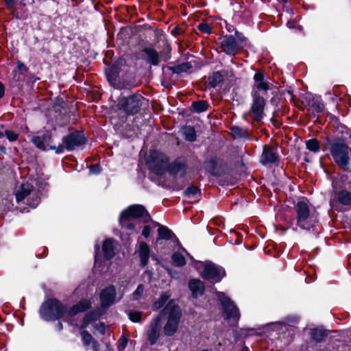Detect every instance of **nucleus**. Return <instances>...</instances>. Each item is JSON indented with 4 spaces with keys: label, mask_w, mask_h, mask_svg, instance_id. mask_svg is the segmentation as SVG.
<instances>
[{
    "label": "nucleus",
    "mask_w": 351,
    "mask_h": 351,
    "mask_svg": "<svg viewBox=\"0 0 351 351\" xmlns=\"http://www.w3.org/2000/svg\"><path fill=\"white\" fill-rule=\"evenodd\" d=\"M278 160L277 149L274 147L265 146L261 156L263 165L275 163Z\"/></svg>",
    "instance_id": "obj_17"
},
{
    "label": "nucleus",
    "mask_w": 351,
    "mask_h": 351,
    "mask_svg": "<svg viewBox=\"0 0 351 351\" xmlns=\"http://www.w3.org/2000/svg\"><path fill=\"white\" fill-rule=\"evenodd\" d=\"M197 28L203 33H211L212 27L207 23H201L198 25Z\"/></svg>",
    "instance_id": "obj_40"
},
{
    "label": "nucleus",
    "mask_w": 351,
    "mask_h": 351,
    "mask_svg": "<svg viewBox=\"0 0 351 351\" xmlns=\"http://www.w3.org/2000/svg\"><path fill=\"white\" fill-rule=\"evenodd\" d=\"M33 143L40 149L43 150H56L57 154L62 153L64 147L62 145L58 147L51 145V136L48 134H45L42 136H34L32 139Z\"/></svg>",
    "instance_id": "obj_11"
},
{
    "label": "nucleus",
    "mask_w": 351,
    "mask_h": 351,
    "mask_svg": "<svg viewBox=\"0 0 351 351\" xmlns=\"http://www.w3.org/2000/svg\"><path fill=\"white\" fill-rule=\"evenodd\" d=\"M143 57L147 62L153 65H157L159 63L158 53L152 48H145L143 50Z\"/></svg>",
    "instance_id": "obj_19"
},
{
    "label": "nucleus",
    "mask_w": 351,
    "mask_h": 351,
    "mask_svg": "<svg viewBox=\"0 0 351 351\" xmlns=\"http://www.w3.org/2000/svg\"><path fill=\"white\" fill-rule=\"evenodd\" d=\"M190 68H191V65L189 63H183L182 64L178 65L173 68V72L176 73H182V72H186Z\"/></svg>",
    "instance_id": "obj_38"
},
{
    "label": "nucleus",
    "mask_w": 351,
    "mask_h": 351,
    "mask_svg": "<svg viewBox=\"0 0 351 351\" xmlns=\"http://www.w3.org/2000/svg\"><path fill=\"white\" fill-rule=\"evenodd\" d=\"M33 186L29 182L21 185L19 190L16 193V198L18 202L23 200L32 191Z\"/></svg>",
    "instance_id": "obj_22"
},
{
    "label": "nucleus",
    "mask_w": 351,
    "mask_h": 351,
    "mask_svg": "<svg viewBox=\"0 0 351 351\" xmlns=\"http://www.w3.org/2000/svg\"><path fill=\"white\" fill-rule=\"evenodd\" d=\"M145 99L141 95H131L119 100L117 106L125 114H134L139 111Z\"/></svg>",
    "instance_id": "obj_8"
},
{
    "label": "nucleus",
    "mask_w": 351,
    "mask_h": 351,
    "mask_svg": "<svg viewBox=\"0 0 351 351\" xmlns=\"http://www.w3.org/2000/svg\"><path fill=\"white\" fill-rule=\"evenodd\" d=\"M39 202H40V199H39L37 196H36L35 197H34V198L32 199V202H30V199H28L27 200V204L29 206H31V207H32V208H35V207H36V206L39 204Z\"/></svg>",
    "instance_id": "obj_45"
},
{
    "label": "nucleus",
    "mask_w": 351,
    "mask_h": 351,
    "mask_svg": "<svg viewBox=\"0 0 351 351\" xmlns=\"http://www.w3.org/2000/svg\"><path fill=\"white\" fill-rule=\"evenodd\" d=\"M192 107L194 112H201L207 109L208 104L204 101H199L197 102H194Z\"/></svg>",
    "instance_id": "obj_34"
},
{
    "label": "nucleus",
    "mask_w": 351,
    "mask_h": 351,
    "mask_svg": "<svg viewBox=\"0 0 351 351\" xmlns=\"http://www.w3.org/2000/svg\"><path fill=\"white\" fill-rule=\"evenodd\" d=\"M330 153L339 167L351 171V149L346 144L341 141L334 143L331 145Z\"/></svg>",
    "instance_id": "obj_3"
},
{
    "label": "nucleus",
    "mask_w": 351,
    "mask_h": 351,
    "mask_svg": "<svg viewBox=\"0 0 351 351\" xmlns=\"http://www.w3.org/2000/svg\"><path fill=\"white\" fill-rule=\"evenodd\" d=\"M97 250L98 249L96 250V254H95V266L99 263V258L98 256Z\"/></svg>",
    "instance_id": "obj_53"
},
{
    "label": "nucleus",
    "mask_w": 351,
    "mask_h": 351,
    "mask_svg": "<svg viewBox=\"0 0 351 351\" xmlns=\"http://www.w3.org/2000/svg\"><path fill=\"white\" fill-rule=\"evenodd\" d=\"M99 167L97 165H94L91 167L90 171L93 173H98L99 172Z\"/></svg>",
    "instance_id": "obj_49"
},
{
    "label": "nucleus",
    "mask_w": 351,
    "mask_h": 351,
    "mask_svg": "<svg viewBox=\"0 0 351 351\" xmlns=\"http://www.w3.org/2000/svg\"><path fill=\"white\" fill-rule=\"evenodd\" d=\"M224 269L213 263H208L205 264L204 269L202 272L204 278L213 282H219L224 276Z\"/></svg>",
    "instance_id": "obj_9"
},
{
    "label": "nucleus",
    "mask_w": 351,
    "mask_h": 351,
    "mask_svg": "<svg viewBox=\"0 0 351 351\" xmlns=\"http://www.w3.org/2000/svg\"><path fill=\"white\" fill-rule=\"evenodd\" d=\"M90 306V302L88 300H82L77 304L75 305L69 311L71 315H74L78 312H82Z\"/></svg>",
    "instance_id": "obj_26"
},
{
    "label": "nucleus",
    "mask_w": 351,
    "mask_h": 351,
    "mask_svg": "<svg viewBox=\"0 0 351 351\" xmlns=\"http://www.w3.org/2000/svg\"><path fill=\"white\" fill-rule=\"evenodd\" d=\"M147 163L152 171L160 175L167 169L169 160L165 155L154 150L149 152Z\"/></svg>",
    "instance_id": "obj_7"
},
{
    "label": "nucleus",
    "mask_w": 351,
    "mask_h": 351,
    "mask_svg": "<svg viewBox=\"0 0 351 351\" xmlns=\"http://www.w3.org/2000/svg\"><path fill=\"white\" fill-rule=\"evenodd\" d=\"M17 69L21 72L19 74H17V75L16 74L15 75V76H14V77L16 78L15 80L17 81V82L23 81L24 80L23 72V71H27L28 70V69L21 61H18L17 62Z\"/></svg>",
    "instance_id": "obj_33"
},
{
    "label": "nucleus",
    "mask_w": 351,
    "mask_h": 351,
    "mask_svg": "<svg viewBox=\"0 0 351 351\" xmlns=\"http://www.w3.org/2000/svg\"><path fill=\"white\" fill-rule=\"evenodd\" d=\"M144 291V286L143 285H139L136 289L134 291V293L132 294V299L133 300H140L142 296Z\"/></svg>",
    "instance_id": "obj_37"
},
{
    "label": "nucleus",
    "mask_w": 351,
    "mask_h": 351,
    "mask_svg": "<svg viewBox=\"0 0 351 351\" xmlns=\"http://www.w3.org/2000/svg\"><path fill=\"white\" fill-rule=\"evenodd\" d=\"M65 312L66 307L56 299H50L44 302L40 310L41 317L47 321L58 319Z\"/></svg>",
    "instance_id": "obj_4"
},
{
    "label": "nucleus",
    "mask_w": 351,
    "mask_h": 351,
    "mask_svg": "<svg viewBox=\"0 0 351 351\" xmlns=\"http://www.w3.org/2000/svg\"><path fill=\"white\" fill-rule=\"evenodd\" d=\"M220 46L222 51L229 56H234L240 50L238 43L232 36L223 37Z\"/></svg>",
    "instance_id": "obj_13"
},
{
    "label": "nucleus",
    "mask_w": 351,
    "mask_h": 351,
    "mask_svg": "<svg viewBox=\"0 0 351 351\" xmlns=\"http://www.w3.org/2000/svg\"><path fill=\"white\" fill-rule=\"evenodd\" d=\"M157 226H159V223L157 222H152L149 225L145 226L142 231L143 236L147 238L150 234L151 230L156 228Z\"/></svg>",
    "instance_id": "obj_36"
},
{
    "label": "nucleus",
    "mask_w": 351,
    "mask_h": 351,
    "mask_svg": "<svg viewBox=\"0 0 351 351\" xmlns=\"http://www.w3.org/2000/svg\"><path fill=\"white\" fill-rule=\"evenodd\" d=\"M58 329H59V330H62V324H61V323H58Z\"/></svg>",
    "instance_id": "obj_55"
},
{
    "label": "nucleus",
    "mask_w": 351,
    "mask_h": 351,
    "mask_svg": "<svg viewBox=\"0 0 351 351\" xmlns=\"http://www.w3.org/2000/svg\"><path fill=\"white\" fill-rule=\"evenodd\" d=\"M217 298L223 308L224 319L228 320L230 324H236L240 317L239 309L223 293L218 292Z\"/></svg>",
    "instance_id": "obj_6"
},
{
    "label": "nucleus",
    "mask_w": 351,
    "mask_h": 351,
    "mask_svg": "<svg viewBox=\"0 0 351 351\" xmlns=\"http://www.w3.org/2000/svg\"><path fill=\"white\" fill-rule=\"evenodd\" d=\"M173 263L176 266L181 267L186 264L184 256L180 252H175L172 256Z\"/></svg>",
    "instance_id": "obj_31"
},
{
    "label": "nucleus",
    "mask_w": 351,
    "mask_h": 351,
    "mask_svg": "<svg viewBox=\"0 0 351 351\" xmlns=\"http://www.w3.org/2000/svg\"><path fill=\"white\" fill-rule=\"evenodd\" d=\"M5 89L2 83L0 82V98H1L4 95Z\"/></svg>",
    "instance_id": "obj_51"
},
{
    "label": "nucleus",
    "mask_w": 351,
    "mask_h": 351,
    "mask_svg": "<svg viewBox=\"0 0 351 351\" xmlns=\"http://www.w3.org/2000/svg\"><path fill=\"white\" fill-rule=\"evenodd\" d=\"M95 319V315L93 314L86 315L84 319V324L83 327H86L88 324H89L92 321Z\"/></svg>",
    "instance_id": "obj_44"
},
{
    "label": "nucleus",
    "mask_w": 351,
    "mask_h": 351,
    "mask_svg": "<svg viewBox=\"0 0 351 351\" xmlns=\"http://www.w3.org/2000/svg\"><path fill=\"white\" fill-rule=\"evenodd\" d=\"M116 298V289L112 285L108 286L103 289L100 293L101 305L104 308L111 306Z\"/></svg>",
    "instance_id": "obj_15"
},
{
    "label": "nucleus",
    "mask_w": 351,
    "mask_h": 351,
    "mask_svg": "<svg viewBox=\"0 0 351 351\" xmlns=\"http://www.w3.org/2000/svg\"><path fill=\"white\" fill-rule=\"evenodd\" d=\"M209 84L215 87L223 81V75L219 72H215L208 78Z\"/></svg>",
    "instance_id": "obj_32"
},
{
    "label": "nucleus",
    "mask_w": 351,
    "mask_h": 351,
    "mask_svg": "<svg viewBox=\"0 0 351 351\" xmlns=\"http://www.w3.org/2000/svg\"><path fill=\"white\" fill-rule=\"evenodd\" d=\"M7 5L10 7H12L14 5V0H4Z\"/></svg>",
    "instance_id": "obj_52"
},
{
    "label": "nucleus",
    "mask_w": 351,
    "mask_h": 351,
    "mask_svg": "<svg viewBox=\"0 0 351 351\" xmlns=\"http://www.w3.org/2000/svg\"><path fill=\"white\" fill-rule=\"evenodd\" d=\"M189 289L193 295L196 298L202 295L204 290V285L201 280L193 279L189 282Z\"/></svg>",
    "instance_id": "obj_21"
},
{
    "label": "nucleus",
    "mask_w": 351,
    "mask_h": 351,
    "mask_svg": "<svg viewBox=\"0 0 351 351\" xmlns=\"http://www.w3.org/2000/svg\"><path fill=\"white\" fill-rule=\"evenodd\" d=\"M160 316L156 317L150 324L149 330L147 332L148 339L151 344L157 341L160 332Z\"/></svg>",
    "instance_id": "obj_16"
},
{
    "label": "nucleus",
    "mask_w": 351,
    "mask_h": 351,
    "mask_svg": "<svg viewBox=\"0 0 351 351\" xmlns=\"http://www.w3.org/2000/svg\"><path fill=\"white\" fill-rule=\"evenodd\" d=\"M103 252L106 259H110L114 255V245L112 239L105 240L103 244Z\"/></svg>",
    "instance_id": "obj_23"
},
{
    "label": "nucleus",
    "mask_w": 351,
    "mask_h": 351,
    "mask_svg": "<svg viewBox=\"0 0 351 351\" xmlns=\"http://www.w3.org/2000/svg\"><path fill=\"white\" fill-rule=\"evenodd\" d=\"M316 106L317 111V112H322L324 110V104L320 102L319 101H316L313 106Z\"/></svg>",
    "instance_id": "obj_48"
},
{
    "label": "nucleus",
    "mask_w": 351,
    "mask_h": 351,
    "mask_svg": "<svg viewBox=\"0 0 351 351\" xmlns=\"http://www.w3.org/2000/svg\"><path fill=\"white\" fill-rule=\"evenodd\" d=\"M126 344H127V340L126 339H123L121 341V342L120 343L119 346V349L120 350H123L125 348Z\"/></svg>",
    "instance_id": "obj_50"
},
{
    "label": "nucleus",
    "mask_w": 351,
    "mask_h": 351,
    "mask_svg": "<svg viewBox=\"0 0 351 351\" xmlns=\"http://www.w3.org/2000/svg\"><path fill=\"white\" fill-rule=\"evenodd\" d=\"M138 253L141 265L145 266L150 257V248L149 245L143 241L140 242L138 243Z\"/></svg>",
    "instance_id": "obj_18"
},
{
    "label": "nucleus",
    "mask_w": 351,
    "mask_h": 351,
    "mask_svg": "<svg viewBox=\"0 0 351 351\" xmlns=\"http://www.w3.org/2000/svg\"><path fill=\"white\" fill-rule=\"evenodd\" d=\"M158 316H167V320L164 326V333L167 336H173L178 330L182 316L181 310L174 300H170L160 311Z\"/></svg>",
    "instance_id": "obj_2"
},
{
    "label": "nucleus",
    "mask_w": 351,
    "mask_h": 351,
    "mask_svg": "<svg viewBox=\"0 0 351 351\" xmlns=\"http://www.w3.org/2000/svg\"><path fill=\"white\" fill-rule=\"evenodd\" d=\"M185 138L189 141H194L196 138L195 129L191 126H186L182 129Z\"/></svg>",
    "instance_id": "obj_29"
},
{
    "label": "nucleus",
    "mask_w": 351,
    "mask_h": 351,
    "mask_svg": "<svg viewBox=\"0 0 351 351\" xmlns=\"http://www.w3.org/2000/svg\"><path fill=\"white\" fill-rule=\"evenodd\" d=\"M297 225L304 230H309L315 223L310 215L309 207L306 200L299 201L295 206Z\"/></svg>",
    "instance_id": "obj_5"
},
{
    "label": "nucleus",
    "mask_w": 351,
    "mask_h": 351,
    "mask_svg": "<svg viewBox=\"0 0 351 351\" xmlns=\"http://www.w3.org/2000/svg\"><path fill=\"white\" fill-rule=\"evenodd\" d=\"M199 193V189L194 186L189 187L185 191V194L188 197H195Z\"/></svg>",
    "instance_id": "obj_39"
},
{
    "label": "nucleus",
    "mask_w": 351,
    "mask_h": 351,
    "mask_svg": "<svg viewBox=\"0 0 351 351\" xmlns=\"http://www.w3.org/2000/svg\"><path fill=\"white\" fill-rule=\"evenodd\" d=\"M312 338L317 342L322 341L326 336V332L322 328L311 330Z\"/></svg>",
    "instance_id": "obj_30"
},
{
    "label": "nucleus",
    "mask_w": 351,
    "mask_h": 351,
    "mask_svg": "<svg viewBox=\"0 0 351 351\" xmlns=\"http://www.w3.org/2000/svg\"><path fill=\"white\" fill-rule=\"evenodd\" d=\"M254 83L252 91V96H263L269 89V84L261 72L255 73L254 76Z\"/></svg>",
    "instance_id": "obj_10"
},
{
    "label": "nucleus",
    "mask_w": 351,
    "mask_h": 351,
    "mask_svg": "<svg viewBox=\"0 0 351 351\" xmlns=\"http://www.w3.org/2000/svg\"><path fill=\"white\" fill-rule=\"evenodd\" d=\"M143 218L147 221L149 216L143 206L133 205L123 210L119 218V223L122 228L128 230L129 234L138 232L140 227H136V221L138 218Z\"/></svg>",
    "instance_id": "obj_1"
},
{
    "label": "nucleus",
    "mask_w": 351,
    "mask_h": 351,
    "mask_svg": "<svg viewBox=\"0 0 351 351\" xmlns=\"http://www.w3.org/2000/svg\"><path fill=\"white\" fill-rule=\"evenodd\" d=\"M81 336L83 342L86 346H90L95 351H97L99 348V343H97V341L93 340L90 333H88L86 330H84L82 332Z\"/></svg>",
    "instance_id": "obj_24"
},
{
    "label": "nucleus",
    "mask_w": 351,
    "mask_h": 351,
    "mask_svg": "<svg viewBox=\"0 0 351 351\" xmlns=\"http://www.w3.org/2000/svg\"><path fill=\"white\" fill-rule=\"evenodd\" d=\"M232 132L234 136L236 137H242L245 136L247 134L246 131H243L241 128L239 127H234L232 128Z\"/></svg>",
    "instance_id": "obj_41"
},
{
    "label": "nucleus",
    "mask_w": 351,
    "mask_h": 351,
    "mask_svg": "<svg viewBox=\"0 0 351 351\" xmlns=\"http://www.w3.org/2000/svg\"><path fill=\"white\" fill-rule=\"evenodd\" d=\"M287 25L289 27V28H293L295 27V24H294V22L293 21H289L287 24Z\"/></svg>",
    "instance_id": "obj_54"
},
{
    "label": "nucleus",
    "mask_w": 351,
    "mask_h": 351,
    "mask_svg": "<svg viewBox=\"0 0 351 351\" xmlns=\"http://www.w3.org/2000/svg\"><path fill=\"white\" fill-rule=\"evenodd\" d=\"M5 135L10 141H16L18 138V134L11 130H5Z\"/></svg>",
    "instance_id": "obj_43"
},
{
    "label": "nucleus",
    "mask_w": 351,
    "mask_h": 351,
    "mask_svg": "<svg viewBox=\"0 0 351 351\" xmlns=\"http://www.w3.org/2000/svg\"><path fill=\"white\" fill-rule=\"evenodd\" d=\"M1 152H5V149H4V148H2V149H1Z\"/></svg>",
    "instance_id": "obj_57"
},
{
    "label": "nucleus",
    "mask_w": 351,
    "mask_h": 351,
    "mask_svg": "<svg viewBox=\"0 0 351 351\" xmlns=\"http://www.w3.org/2000/svg\"><path fill=\"white\" fill-rule=\"evenodd\" d=\"M95 328L101 334L105 333V324L104 323L99 322V324H96Z\"/></svg>",
    "instance_id": "obj_46"
},
{
    "label": "nucleus",
    "mask_w": 351,
    "mask_h": 351,
    "mask_svg": "<svg viewBox=\"0 0 351 351\" xmlns=\"http://www.w3.org/2000/svg\"><path fill=\"white\" fill-rule=\"evenodd\" d=\"M170 295L167 292L162 293L160 298L154 303L153 307L158 310L162 308L169 298Z\"/></svg>",
    "instance_id": "obj_28"
},
{
    "label": "nucleus",
    "mask_w": 351,
    "mask_h": 351,
    "mask_svg": "<svg viewBox=\"0 0 351 351\" xmlns=\"http://www.w3.org/2000/svg\"><path fill=\"white\" fill-rule=\"evenodd\" d=\"M253 103L251 108V113L253 118L259 121L263 117L265 101L263 96H252Z\"/></svg>",
    "instance_id": "obj_14"
},
{
    "label": "nucleus",
    "mask_w": 351,
    "mask_h": 351,
    "mask_svg": "<svg viewBox=\"0 0 351 351\" xmlns=\"http://www.w3.org/2000/svg\"><path fill=\"white\" fill-rule=\"evenodd\" d=\"M306 145L307 149H309L310 151L317 152L319 149V142L315 138H312L307 141Z\"/></svg>",
    "instance_id": "obj_35"
},
{
    "label": "nucleus",
    "mask_w": 351,
    "mask_h": 351,
    "mask_svg": "<svg viewBox=\"0 0 351 351\" xmlns=\"http://www.w3.org/2000/svg\"><path fill=\"white\" fill-rule=\"evenodd\" d=\"M85 142V138L84 136L78 132H73L69 135L65 136L62 139L63 147L66 148L68 151H72L75 149L76 147L80 146L84 144Z\"/></svg>",
    "instance_id": "obj_12"
},
{
    "label": "nucleus",
    "mask_w": 351,
    "mask_h": 351,
    "mask_svg": "<svg viewBox=\"0 0 351 351\" xmlns=\"http://www.w3.org/2000/svg\"><path fill=\"white\" fill-rule=\"evenodd\" d=\"M339 202L343 205L351 204V193L347 191H341L338 194Z\"/></svg>",
    "instance_id": "obj_27"
},
{
    "label": "nucleus",
    "mask_w": 351,
    "mask_h": 351,
    "mask_svg": "<svg viewBox=\"0 0 351 351\" xmlns=\"http://www.w3.org/2000/svg\"><path fill=\"white\" fill-rule=\"evenodd\" d=\"M169 172L176 177H182L186 173V167L183 164L174 162L170 166Z\"/></svg>",
    "instance_id": "obj_25"
},
{
    "label": "nucleus",
    "mask_w": 351,
    "mask_h": 351,
    "mask_svg": "<svg viewBox=\"0 0 351 351\" xmlns=\"http://www.w3.org/2000/svg\"><path fill=\"white\" fill-rule=\"evenodd\" d=\"M242 351H250L247 347H243Z\"/></svg>",
    "instance_id": "obj_56"
},
{
    "label": "nucleus",
    "mask_w": 351,
    "mask_h": 351,
    "mask_svg": "<svg viewBox=\"0 0 351 351\" xmlns=\"http://www.w3.org/2000/svg\"><path fill=\"white\" fill-rule=\"evenodd\" d=\"M129 318L133 322H138L141 318V313L136 311H130L128 313Z\"/></svg>",
    "instance_id": "obj_42"
},
{
    "label": "nucleus",
    "mask_w": 351,
    "mask_h": 351,
    "mask_svg": "<svg viewBox=\"0 0 351 351\" xmlns=\"http://www.w3.org/2000/svg\"><path fill=\"white\" fill-rule=\"evenodd\" d=\"M253 331L254 330L253 329H251V328H247V329H241V335L242 336H248V335H252L253 333Z\"/></svg>",
    "instance_id": "obj_47"
},
{
    "label": "nucleus",
    "mask_w": 351,
    "mask_h": 351,
    "mask_svg": "<svg viewBox=\"0 0 351 351\" xmlns=\"http://www.w3.org/2000/svg\"><path fill=\"white\" fill-rule=\"evenodd\" d=\"M157 227H158V237L157 238V241H159L160 240H169L173 239H174L176 241H178V239L176 237V235L167 227L162 226L160 224H159V226H157Z\"/></svg>",
    "instance_id": "obj_20"
}]
</instances>
